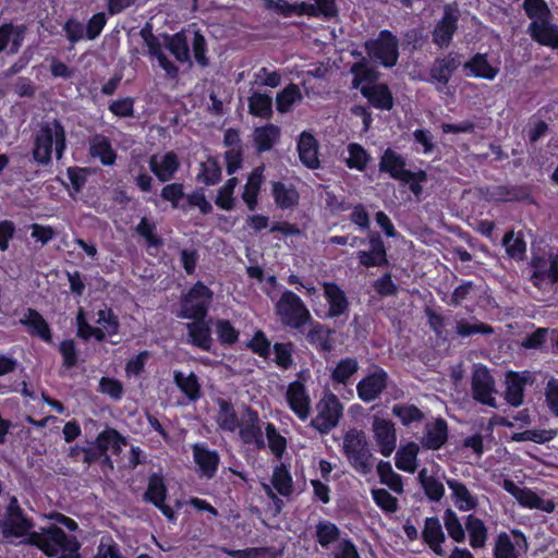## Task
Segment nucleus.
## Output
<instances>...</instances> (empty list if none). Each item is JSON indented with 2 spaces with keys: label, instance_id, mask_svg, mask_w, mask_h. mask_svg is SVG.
Returning a JSON list of instances; mask_svg holds the SVG:
<instances>
[{
  "label": "nucleus",
  "instance_id": "obj_1",
  "mask_svg": "<svg viewBox=\"0 0 558 558\" xmlns=\"http://www.w3.org/2000/svg\"><path fill=\"white\" fill-rule=\"evenodd\" d=\"M35 521L21 507L19 499L12 496L0 520V530L4 538H22L20 544L39 549L48 558H83L82 544L75 535L66 534L57 524L33 531Z\"/></svg>",
  "mask_w": 558,
  "mask_h": 558
},
{
  "label": "nucleus",
  "instance_id": "obj_2",
  "mask_svg": "<svg viewBox=\"0 0 558 558\" xmlns=\"http://www.w3.org/2000/svg\"><path fill=\"white\" fill-rule=\"evenodd\" d=\"M66 149V132L59 119H52L40 124L34 134L32 156L41 166H48L52 161L54 150L56 158H62Z\"/></svg>",
  "mask_w": 558,
  "mask_h": 558
},
{
  "label": "nucleus",
  "instance_id": "obj_3",
  "mask_svg": "<svg viewBox=\"0 0 558 558\" xmlns=\"http://www.w3.org/2000/svg\"><path fill=\"white\" fill-rule=\"evenodd\" d=\"M96 324L99 327L92 326L88 320L84 308L80 307L75 316L76 336L83 340L88 341L94 338L98 342L106 340L107 336L112 337L119 333L120 322L113 310L107 304L96 312Z\"/></svg>",
  "mask_w": 558,
  "mask_h": 558
},
{
  "label": "nucleus",
  "instance_id": "obj_4",
  "mask_svg": "<svg viewBox=\"0 0 558 558\" xmlns=\"http://www.w3.org/2000/svg\"><path fill=\"white\" fill-rule=\"evenodd\" d=\"M275 314L280 324L291 330L302 331L308 323L313 322V316L301 296L288 289L275 303Z\"/></svg>",
  "mask_w": 558,
  "mask_h": 558
},
{
  "label": "nucleus",
  "instance_id": "obj_5",
  "mask_svg": "<svg viewBox=\"0 0 558 558\" xmlns=\"http://www.w3.org/2000/svg\"><path fill=\"white\" fill-rule=\"evenodd\" d=\"M364 50L373 62L386 69L393 68L400 56L398 37L389 29H381L376 38L367 39Z\"/></svg>",
  "mask_w": 558,
  "mask_h": 558
},
{
  "label": "nucleus",
  "instance_id": "obj_6",
  "mask_svg": "<svg viewBox=\"0 0 558 558\" xmlns=\"http://www.w3.org/2000/svg\"><path fill=\"white\" fill-rule=\"evenodd\" d=\"M343 452L351 466L362 475H367L373 470V454L363 430L352 428L343 436Z\"/></svg>",
  "mask_w": 558,
  "mask_h": 558
},
{
  "label": "nucleus",
  "instance_id": "obj_7",
  "mask_svg": "<svg viewBox=\"0 0 558 558\" xmlns=\"http://www.w3.org/2000/svg\"><path fill=\"white\" fill-rule=\"evenodd\" d=\"M214 292L203 281H196L181 298L179 317L186 319L206 318Z\"/></svg>",
  "mask_w": 558,
  "mask_h": 558
},
{
  "label": "nucleus",
  "instance_id": "obj_8",
  "mask_svg": "<svg viewBox=\"0 0 558 558\" xmlns=\"http://www.w3.org/2000/svg\"><path fill=\"white\" fill-rule=\"evenodd\" d=\"M317 414L311 421V426L322 435L329 434L338 424L343 414V405L339 398L326 393L316 404Z\"/></svg>",
  "mask_w": 558,
  "mask_h": 558
},
{
  "label": "nucleus",
  "instance_id": "obj_9",
  "mask_svg": "<svg viewBox=\"0 0 558 558\" xmlns=\"http://www.w3.org/2000/svg\"><path fill=\"white\" fill-rule=\"evenodd\" d=\"M238 430L244 445L254 446L257 450L265 448L262 420L258 412L251 405L243 407Z\"/></svg>",
  "mask_w": 558,
  "mask_h": 558
},
{
  "label": "nucleus",
  "instance_id": "obj_10",
  "mask_svg": "<svg viewBox=\"0 0 558 558\" xmlns=\"http://www.w3.org/2000/svg\"><path fill=\"white\" fill-rule=\"evenodd\" d=\"M472 390L474 398L483 404L497 408L496 398L493 396L497 392L495 381L487 367L477 365L472 376Z\"/></svg>",
  "mask_w": 558,
  "mask_h": 558
},
{
  "label": "nucleus",
  "instance_id": "obj_11",
  "mask_svg": "<svg viewBox=\"0 0 558 558\" xmlns=\"http://www.w3.org/2000/svg\"><path fill=\"white\" fill-rule=\"evenodd\" d=\"M465 531L469 533L471 547L483 548L485 546L488 533L482 519L469 514L462 525L456 518V543L464 542Z\"/></svg>",
  "mask_w": 558,
  "mask_h": 558
},
{
  "label": "nucleus",
  "instance_id": "obj_12",
  "mask_svg": "<svg viewBox=\"0 0 558 558\" xmlns=\"http://www.w3.org/2000/svg\"><path fill=\"white\" fill-rule=\"evenodd\" d=\"M531 265L534 269L532 280L537 288L558 282V254L550 252L548 256L533 257Z\"/></svg>",
  "mask_w": 558,
  "mask_h": 558
},
{
  "label": "nucleus",
  "instance_id": "obj_13",
  "mask_svg": "<svg viewBox=\"0 0 558 558\" xmlns=\"http://www.w3.org/2000/svg\"><path fill=\"white\" fill-rule=\"evenodd\" d=\"M368 243L369 251H359L356 253L360 265L365 268L389 266L387 250L381 235L376 231L369 232Z\"/></svg>",
  "mask_w": 558,
  "mask_h": 558
},
{
  "label": "nucleus",
  "instance_id": "obj_14",
  "mask_svg": "<svg viewBox=\"0 0 558 558\" xmlns=\"http://www.w3.org/2000/svg\"><path fill=\"white\" fill-rule=\"evenodd\" d=\"M502 488L511 494L518 502L531 509H538L545 512H551L555 509V504L553 500H545L536 495L533 490L529 488L519 487L511 480H504L501 484Z\"/></svg>",
  "mask_w": 558,
  "mask_h": 558
},
{
  "label": "nucleus",
  "instance_id": "obj_15",
  "mask_svg": "<svg viewBox=\"0 0 558 558\" xmlns=\"http://www.w3.org/2000/svg\"><path fill=\"white\" fill-rule=\"evenodd\" d=\"M387 372L381 367H376L356 385L357 396L364 402H372L387 388Z\"/></svg>",
  "mask_w": 558,
  "mask_h": 558
},
{
  "label": "nucleus",
  "instance_id": "obj_16",
  "mask_svg": "<svg viewBox=\"0 0 558 558\" xmlns=\"http://www.w3.org/2000/svg\"><path fill=\"white\" fill-rule=\"evenodd\" d=\"M286 399L290 410L301 420L305 421L311 412V398L305 385L294 380L288 385Z\"/></svg>",
  "mask_w": 558,
  "mask_h": 558
},
{
  "label": "nucleus",
  "instance_id": "obj_17",
  "mask_svg": "<svg viewBox=\"0 0 558 558\" xmlns=\"http://www.w3.org/2000/svg\"><path fill=\"white\" fill-rule=\"evenodd\" d=\"M193 459L198 468L201 477L210 480L217 474L220 456L217 450L209 449L204 444H194L192 446Z\"/></svg>",
  "mask_w": 558,
  "mask_h": 558
},
{
  "label": "nucleus",
  "instance_id": "obj_18",
  "mask_svg": "<svg viewBox=\"0 0 558 558\" xmlns=\"http://www.w3.org/2000/svg\"><path fill=\"white\" fill-rule=\"evenodd\" d=\"M373 432L379 452L386 458L390 457L397 444L395 424L390 420L375 416Z\"/></svg>",
  "mask_w": 558,
  "mask_h": 558
},
{
  "label": "nucleus",
  "instance_id": "obj_19",
  "mask_svg": "<svg viewBox=\"0 0 558 558\" xmlns=\"http://www.w3.org/2000/svg\"><path fill=\"white\" fill-rule=\"evenodd\" d=\"M265 183V165L262 163L250 172L243 186L241 198L250 211L258 207L259 195Z\"/></svg>",
  "mask_w": 558,
  "mask_h": 558
},
{
  "label": "nucleus",
  "instance_id": "obj_20",
  "mask_svg": "<svg viewBox=\"0 0 558 558\" xmlns=\"http://www.w3.org/2000/svg\"><path fill=\"white\" fill-rule=\"evenodd\" d=\"M405 166V158L392 148H387L379 160V171L388 173L390 178L401 182L413 177L412 171L408 170Z\"/></svg>",
  "mask_w": 558,
  "mask_h": 558
},
{
  "label": "nucleus",
  "instance_id": "obj_21",
  "mask_svg": "<svg viewBox=\"0 0 558 558\" xmlns=\"http://www.w3.org/2000/svg\"><path fill=\"white\" fill-rule=\"evenodd\" d=\"M360 93L369 106L383 111H390L395 106L392 92L386 83L361 86Z\"/></svg>",
  "mask_w": 558,
  "mask_h": 558
},
{
  "label": "nucleus",
  "instance_id": "obj_22",
  "mask_svg": "<svg viewBox=\"0 0 558 558\" xmlns=\"http://www.w3.org/2000/svg\"><path fill=\"white\" fill-rule=\"evenodd\" d=\"M20 324L26 328L32 337H38L44 342L50 343L52 341V332L48 322L35 308L28 307L24 312Z\"/></svg>",
  "mask_w": 558,
  "mask_h": 558
},
{
  "label": "nucleus",
  "instance_id": "obj_23",
  "mask_svg": "<svg viewBox=\"0 0 558 558\" xmlns=\"http://www.w3.org/2000/svg\"><path fill=\"white\" fill-rule=\"evenodd\" d=\"M187 342L205 352H213L211 329L205 318L193 319L186 324Z\"/></svg>",
  "mask_w": 558,
  "mask_h": 558
},
{
  "label": "nucleus",
  "instance_id": "obj_24",
  "mask_svg": "<svg viewBox=\"0 0 558 558\" xmlns=\"http://www.w3.org/2000/svg\"><path fill=\"white\" fill-rule=\"evenodd\" d=\"M296 148L300 161L306 168L316 170L320 167L318 142L312 133L303 131L300 134Z\"/></svg>",
  "mask_w": 558,
  "mask_h": 558
},
{
  "label": "nucleus",
  "instance_id": "obj_25",
  "mask_svg": "<svg viewBox=\"0 0 558 558\" xmlns=\"http://www.w3.org/2000/svg\"><path fill=\"white\" fill-rule=\"evenodd\" d=\"M180 168V161L174 151H167L160 160L154 155L149 159V169L156 178L165 183L170 181Z\"/></svg>",
  "mask_w": 558,
  "mask_h": 558
},
{
  "label": "nucleus",
  "instance_id": "obj_26",
  "mask_svg": "<svg viewBox=\"0 0 558 558\" xmlns=\"http://www.w3.org/2000/svg\"><path fill=\"white\" fill-rule=\"evenodd\" d=\"M311 328L306 333V340L314 347L318 352L329 353L333 350L332 335L333 330L327 325H324L317 320L308 323Z\"/></svg>",
  "mask_w": 558,
  "mask_h": 558
},
{
  "label": "nucleus",
  "instance_id": "obj_27",
  "mask_svg": "<svg viewBox=\"0 0 558 558\" xmlns=\"http://www.w3.org/2000/svg\"><path fill=\"white\" fill-rule=\"evenodd\" d=\"M324 293L328 303V314L330 318L339 317L349 308V301L344 291L335 282L324 283Z\"/></svg>",
  "mask_w": 558,
  "mask_h": 558
},
{
  "label": "nucleus",
  "instance_id": "obj_28",
  "mask_svg": "<svg viewBox=\"0 0 558 558\" xmlns=\"http://www.w3.org/2000/svg\"><path fill=\"white\" fill-rule=\"evenodd\" d=\"M271 196L276 206L282 210L292 209L299 204L300 194L295 186L282 181L271 182Z\"/></svg>",
  "mask_w": 558,
  "mask_h": 558
},
{
  "label": "nucleus",
  "instance_id": "obj_29",
  "mask_svg": "<svg viewBox=\"0 0 558 558\" xmlns=\"http://www.w3.org/2000/svg\"><path fill=\"white\" fill-rule=\"evenodd\" d=\"M93 442L104 454L111 450L112 454L118 456L126 445V438L118 429L107 426Z\"/></svg>",
  "mask_w": 558,
  "mask_h": 558
},
{
  "label": "nucleus",
  "instance_id": "obj_30",
  "mask_svg": "<svg viewBox=\"0 0 558 558\" xmlns=\"http://www.w3.org/2000/svg\"><path fill=\"white\" fill-rule=\"evenodd\" d=\"M89 155L93 158H98L101 165L106 167L113 166L118 157L110 140L101 134H96L90 138Z\"/></svg>",
  "mask_w": 558,
  "mask_h": 558
},
{
  "label": "nucleus",
  "instance_id": "obj_31",
  "mask_svg": "<svg viewBox=\"0 0 558 558\" xmlns=\"http://www.w3.org/2000/svg\"><path fill=\"white\" fill-rule=\"evenodd\" d=\"M350 72L352 74L351 86L359 90L361 86L377 83L381 75L380 72L375 66L371 65L365 59L354 62L351 65Z\"/></svg>",
  "mask_w": 558,
  "mask_h": 558
},
{
  "label": "nucleus",
  "instance_id": "obj_32",
  "mask_svg": "<svg viewBox=\"0 0 558 558\" xmlns=\"http://www.w3.org/2000/svg\"><path fill=\"white\" fill-rule=\"evenodd\" d=\"M422 538L436 555L442 556L444 551L441 544L445 542V533L437 517H429L425 519Z\"/></svg>",
  "mask_w": 558,
  "mask_h": 558
},
{
  "label": "nucleus",
  "instance_id": "obj_33",
  "mask_svg": "<svg viewBox=\"0 0 558 558\" xmlns=\"http://www.w3.org/2000/svg\"><path fill=\"white\" fill-rule=\"evenodd\" d=\"M25 32L26 26L23 24L3 23L0 25V53L8 48L10 43V53H17L24 40Z\"/></svg>",
  "mask_w": 558,
  "mask_h": 558
},
{
  "label": "nucleus",
  "instance_id": "obj_34",
  "mask_svg": "<svg viewBox=\"0 0 558 558\" xmlns=\"http://www.w3.org/2000/svg\"><path fill=\"white\" fill-rule=\"evenodd\" d=\"M218 412L216 415V423L222 432L234 433L240 423V418L230 400L218 398L216 400Z\"/></svg>",
  "mask_w": 558,
  "mask_h": 558
},
{
  "label": "nucleus",
  "instance_id": "obj_35",
  "mask_svg": "<svg viewBox=\"0 0 558 558\" xmlns=\"http://www.w3.org/2000/svg\"><path fill=\"white\" fill-rule=\"evenodd\" d=\"M527 32L538 44L558 48V28L550 23V20L541 23L531 22Z\"/></svg>",
  "mask_w": 558,
  "mask_h": 558
},
{
  "label": "nucleus",
  "instance_id": "obj_36",
  "mask_svg": "<svg viewBox=\"0 0 558 558\" xmlns=\"http://www.w3.org/2000/svg\"><path fill=\"white\" fill-rule=\"evenodd\" d=\"M447 423L444 418H438L434 423H427L421 445L426 449H439L447 440Z\"/></svg>",
  "mask_w": 558,
  "mask_h": 558
},
{
  "label": "nucleus",
  "instance_id": "obj_37",
  "mask_svg": "<svg viewBox=\"0 0 558 558\" xmlns=\"http://www.w3.org/2000/svg\"><path fill=\"white\" fill-rule=\"evenodd\" d=\"M173 383L190 401L195 402L202 397V385L195 373L185 375L181 371H174Z\"/></svg>",
  "mask_w": 558,
  "mask_h": 558
},
{
  "label": "nucleus",
  "instance_id": "obj_38",
  "mask_svg": "<svg viewBox=\"0 0 558 558\" xmlns=\"http://www.w3.org/2000/svg\"><path fill=\"white\" fill-rule=\"evenodd\" d=\"M526 383V376L512 372L507 374L505 398L509 404L519 407L523 403L524 386Z\"/></svg>",
  "mask_w": 558,
  "mask_h": 558
},
{
  "label": "nucleus",
  "instance_id": "obj_39",
  "mask_svg": "<svg viewBox=\"0 0 558 558\" xmlns=\"http://www.w3.org/2000/svg\"><path fill=\"white\" fill-rule=\"evenodd\" d=\"M453 36V5L447 4L445 7V14L442 20L437 23L433 32V40L440 48L450 44Z\"/></svg>",
  "mask_w": 558,
  "mask_h": 558
},
{
  "label": "nucleus",
  "instance_id": "obj_40",
  "mask_svg": "<svg viewBox=\"0 0 558 558\" xmlns=\"http://www.w3.org/2000/svg\"><path fill=\"white\" fill-rule=\"evenodd\" d=\"M315 541L324 549H328L332 544H338L342 538L341 530L336 523L329 520H320L315 525Z\"/></svg>",
  "mask_w": 558,
  "mask_h": 558
},
{
  "label": "nucleus",
  "instance_id": "obj_41",
  "mask_svg": "<svg viewBox=\"0 0 558 558\" xmlns=\"http://www.w3.org/2000/svg\"><path fill=\"white\" fill-rule=\"evenodd\" d=\"M280 136L279 126L268 123L264 126H258L254 131V144L257 153L262 154L269 151Z\"/></svg>",
  "mask_w": 558,
  "mask_h": 558
},
{
  "label": "nucleus",
  "instance_id": "obj_42",
  "mask_svg": "<svg viewBox=\"0 0 558 558\" xmlns=\"http://www.w3.org/2000/svg\"><path fill=\"white\" fill-rule=\"evenodd\" d=\"M166 48L172 53L177 61L191 64V54L187 38L183 32L173 35H166Z\"/></svg>",
  "mask_w": 558,
  "mask_h": 558
},
{
  "label": "nucleus",
  "instance_id": "obj_43",
  "mask_svg": "<svg viewBox=\"0 0 558 558\" xmlns=\"http://www.w3.org/2000/svg\"><path fill=\"white\" fill-rule=\"evenodd\" d=\"M168 488L165 483L163 476L159 473H153L148 477L147 488L144 493L143 499L151 505L166 501Z\"/></svg>",
  "mask_w": 558,
  "mask_h": 558
},
{
  "label": "nucleus",
  "instance_id": "obj_44",
  "mask_svg": "<svg viewBox=\"0 0 558 558\" xmlns=\"http://www.w3.org/2000/svg\"><path fill=\"white\" fill-rule=\"evenodd\" d=\"M221 166L214 156H208L206 161L201 162L196 181L207 186L216 185L221 180Z\"/></svg>",
  "mask_w": 558,
  "mask_h": 558
},
{
  "label": "nucleus",
  "instance_id": "obj_45",
  "mask_svg": "<svg viewBox=\"0 0 558 558\" xmlns=\"http://www.w3.org/2000/svg\"><path fill=\"white\" fill-rule=\"evenodd\" d=\"M271 484L281 496L289 497L293 493V478L289 468L280 463L274 468Z\"/></svg>",
  "mask_w": 558,
  "mask_h": 558
},
{
  "label": "nucleus",
  "instance_id": "obj_46",
  "mask_svg": "<svg viewBox=\"0 0 558 558\" xmlns=\"http://www.w3.org/2000/svg\"><path fill=\"white\" fill-rule=\"evenodd\" d=\"M303 99L300 87L290 83L276 96V108L280 113H287L291 111L294 104L300 102Z\"/></svg>",
  "mask_w": 558,
  "mask_h": 558
},
{
  "label": "nucleus",
  "instance_id": "obj_47",
  "mask_svg": "<svg viewBox=\"0 0 558 558\" xmlns=\"http://www.w3.org/2000/svg\"><path fill=\"white\" fill-rule=\"evenodd\" d=\"M156 223L147 217H143L135 227V232L145 240L147 248L163 246V240L156 233Z\"/></svg>",
  "mask_w": 558,
  "mask_h": 558
},
{
  "label": "nucleus",
  "instance_id": "obj_48",
  "mask_svg": "<svg viewBox=\"0 0 558 558\" xmlns=\"http://www.w3.org/2000/svg\"><path fill=\"white\" fill-rule=\"evenodd\" d=\"M433 82L440 85H447L449 78L453 74V56L448 53L444 59H436L429 71Z\"/></svg>",
  "mask_w": 558,
  "mask_h": 558
},
{
  "label": "nucleus",
  "instance_id": "obj_49",
  "mask_svg": "<svg viewBox=\"0 0 558 558\" xmlns=\"http://www.w3.org/2000/svg\"><path fill=\"white\" fill-rule=\"evenodd\" d=\"M377 473L381 484L387 485L397 494L403 493L402 476L392 470L390 462L379 461L377 464Z\"/></svg>",
  "mask_w": 558,
  "mask_h": 558
},
{
  "label": "nucleus",
  "instance_id": "obj_50",
  "mask_svg": "<svg viewBox=\"0 0 558 558\" xmlns=\"http://www.w3.org/2000/svg\"><path fill=\"white\" fill-rule=\"evenodd\" d=\"M215 332L217 340L223 347H233L239 341L240 331L229 319H217L215 322Z\"/></svg>",
  "mask_w": 558,
  "mask_h": 558
},
{
  "label": "nucleus",
  "instance_id": "obj_51",
  "mask_svg": "<svg viewBox=\"0 0 558 558\" xmlns=\"http://www.w3.org/2000/svg\"><path fill=\"white\" fill-rule=\"evenodd\" d=\"M464 68L476 77L485 80H494L498 73V69L493 68L484 54L474 56L469 62L464 64Z\"/></svg>",
  "mask_w": 558,
  "mask_h": 558
},
{
  "label": "nucleus",
  "instance_id": "obj_52",
  "mask_svg": "<svg viewBox=\"0 0 558 558\" xmlns=\"http://www.w3.org/2000/svg\"><path fill=\"white\" fill-rule=\"evenodd\" d=\"M221 551L231 558H278V553L272 547H250L245 549H231L222 547Z\"/></svg>",
  "mask_w": 558,
  "mask_h": 558
},
{
  "label": "nucleus",
  "instance_id": "obj_53",
  "mask_svg": "<svg viewBox=\"0 0 558 558\" xmlns=\"http://www.w3.org/2000/svg\"><path fill=\"white\" fill-rule=\"evenodd\" d=\"M359 371V362L354 357L341 359L331 372L330 378L336 384L347 385Z\"/></svg>",
  "mask_w": 558,
  "mask_h": 558
},
{
  "label": "nucleus",
  "instance_id": "obj_54",
  "mask_svg": "<svg viewBox=\"0 0 558 558\" xmlns=\"http://www.w3.org/2000/svg\"><path fill=\"white\" fill-rule=\"evenodd\" d=\"M418 448L415 444L411 442L407 447L399 449L395 457L397 469L413 473L416 469V457Z\"/></svg>",
  "mask_w": 558,
  "mask_h": 558
},
{
  "label": "nucleus",
  "instance_id": "obj_55",
  "mask_svg": "<svg viewBox=\"0 0 558 558\" xmlns=\"http://www.w3.org/2000/svg\"><path fill=\"white\" fill-rule=\"evenodd\" d=\"M502 245L508 256L514 259H523L526 251V244L521 232L509 231L502 239Z\"/></svg>",
  "mask_w": 558,
  "mask_h": 558
},
{
  "label": "nucleus",
  "instance_id": "obj_56",
  "mask_svg": "<svg viewBox=\"0 0 558 558\" xmlns=\"http://www.w3.org/2000/svg\"><path fill=\"white\" fill-rule=\"evenodd\" d=\"M248 111L254 117L269 118L272 113V99L270 96L254 93L248 98Z\"/></svg>",
  "mask_w": 558,
  "mask_h": 558
},
{
  "label": "nucleus",
  "instance_id": "obj_57",
  "mask_svg": "<svg viewBox=\"0 0 558 558\" xmlns=\"http://www.w3.org/2000/svg\"><path fill=\"white\" fill-rule=\"evenodd\" d=\"M348 153L349 158L345 160L347 167L350 169L364 171L371 159L366 149L357 143H350L348 145Z\"/></svg>",
  "mask_w": 558,
  "mask_h": 558
},
{
  "label": "nucleus",
  "instance_id": "obj_58",
  "mask_svg": "<svg viewBox=\"0 0 558 558\" xmlns=\"http://www.w3.org/2000/svg\"><path fill=\"white\" fill-rule=\"evenodd\" d=\"M246 348L263 359H268L271 353V342L262 329H257L246 342Z\"/></svg>",
  "mask_w": 558,
  "mask_h": 558
},
{
  "label": "nucleus",
  "instance_id": "obj_59",
  "mask_svg": "<svg viewBox=\"0 0 558 558\" xmlns=\"http://www.w3.org/2000/svg\"><path fill=\"white\" fill-rule=\"evenodd\" d=\"M392 414L398 417L404 426L421 422L424 418L422 411L413 404L397 403L392 407Z\"/></svg>",
  "mask_w": 558,
  "mask_h": 558
},
{
  "label": "nucleus",
  "instance_id": "obj_60",
  "mask_svg": "<svg viewBox=\"0 0 558 558\" xmlns=\"http://www.w3.org/2000/svg\"><path fill=\"white\" fill-rule=\"evenodd\" d=\"M523 9L532 22L541 23L551 19L550 10L544 0H524Z\"/></svg>",
  "mask_w": 558,
  "mask_h": 558
},
{
  "label": "nucleus",
  "instance_id": "obj_61",
  "mask_svg": "<svg viewBox=\"0 0 558 558\" xmlns=\"http://www.w3.org/2000/svg\"><path fill=\"white\" fill-rule=\"evenodd\" d=\"M493 328L477 319L466 320L461 319L456 322V333L461 337H469L472 335L483 333L490 335L493 333Z\"/></svg>",
  "mask_w": 558,
  "mask_h": 558
},
{
  "label": "nucleus",
  "instance_id": "obj_62",
  "mask_svg": "<svg viewBox=\"0 0 558 558\" xmlns=\"http://www.w3.org/2000/svg\"><path fill=\"white\" fill-rule=\"evenodd\" d=\"M371 495L375 505L385 513H395L398 510L399 502L385 488H373Z\"/></svg>",
  "mask_w": 558,
  "mask_h": 558
},
{
  "label": "nucleus",
  "instance_id": "obj_63",
  "mask_svg": "<svg viewBox=\"0 0 558 558\" xmlns=\"http://www.w3.org/2000/svg\"><path fill=\"white\" fill-rule=\"evenodd\" d=\"M192 50L194 60L201 68H207L209 65V58L207 57L208 47L207 41L201 31H195L192 40Z\"/></svg>",
  "mask_w": 558,
  "mask_h": 558
},
{
  "label": "nucleus",
  "instance_id": "obj_64",
  "mask_svg": "<svg viewBox=\"0 0 558 558\" xmlns=\"http://www.w3.org/2000/svg\"><path fill=\"white\" fill-rule=\"evenodd\" d=\"M494 558H518V554L510 536L500 533L495 543Z\"/></svg>",
  "mask_w": 558,
  "mask_h": 558
}]
</instances>
